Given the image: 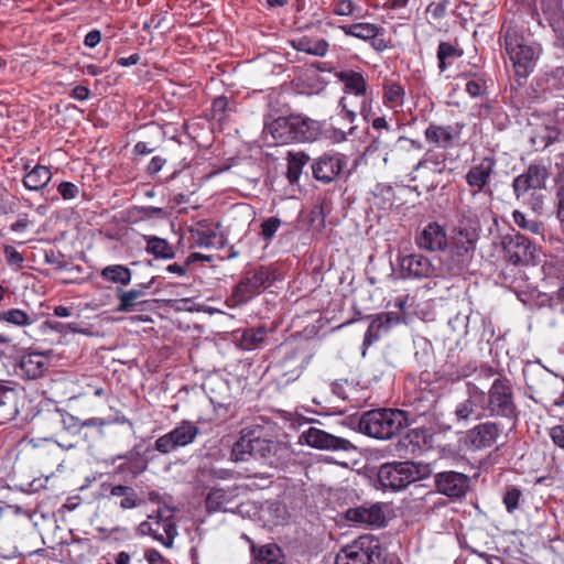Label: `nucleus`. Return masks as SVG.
Instances as JSON below:
<instances>
[{"label": "nucleus", "instance_id": "obj_11", "mask_svg": "<svg viewBox=\"0 0 564 564\" xmlns=\"http://www.w3.org/2000/svg\"><path fill=\"white\" fill-rule=\"evenodd\" d=\"M347 163L348 158L343 153H324L312 163L313 176L316 181L329 184L339 177Z\"/></svg>", "mask_w": 564, "mask_h": 564}, {"label": "nucleus", "instance_id": "obj_4", "mask_svg": "<svg viewBox=\"0 0 564 564\" xmlns=\"http://www.w3.org/2000/svg\"><path fill=\"white\" fill-rule=\"evenodd\" d=\"M433 468L423 462H394L382 465L378 471L383 488L400 490L431 476Z\"/></svg>", "mask_w": 564, "mask_h": 564}, {"label": "nucleus", "instance_id": "obj_37", "mask_svg": "<svg viewBox=\"0 0 564 564\" xmlns=\"http://www.w3.org/2000/svg\"><path fill=\"white\" fill-rule=\"evenodd\" d=\"M100 276L107 282L119 284L121 286H127L131 282L132 272L126 265L110 264L101 270Z\"/></svg>", "mask_w": 564, "mask_h": 564}, {"label": "nucleus", "instance_id": "obj_44", "mask_svg": "<svg viewBox=\"0 0 564 564\" xmlns=\"http://www.w3.org/2000/svg\"><path fill=\"white\" fill-rule=\"evenodd\" d=\"M463 55V51L449 42H441L437 47L438 69L443 73L454 61Z\"/></svg>", "mask_w": 564, "mask_h": 564}, {"label": "nucleus", "instance_id": "obj_58", "mask_svg": "<svg viewBox=\"0 0 564 564\" xmlns=\"http://www.w3.org/2000/svg\"><path fill=\"white\" fill-rule=\"evenodd\" d=\"M423 437V432L417 430V429H414V430H411L410 432H408L403 437L402 440L400 441L401 444L403 445H406V444H413V448H412V452L415 451V447H419L420 446V440Z\"/></svg>", "mask_w": 564, "mask_h": 564}, {"label": "nucleus", "instance_id": "obj_10", "mask_svg": "<svg viewBox=\"0 0 564 564\" xmlns=\"http://www.w3.org/2000/svg\"><path fill=\"white\" fill-rule=\"evenodd\" d=\"M496 161L491 156L482 158L474 164L465 175V181L470 188V195L474 199L481 196H492L489 188L491 176L495 172Z\"/></svg>", "mask_w": 564, "mask_h": 564}, {"label": "nucleus", "instance_id": "obj_26", "mask_svg": "<svg viewBox=\"0 0 564 564\" xmlns=\"http://www.w3.org/2000/svg\"><path fill=\"white\" fill-rule=\"evenodd\" d=\"M290 44L299 52L317 57H324L329 48V43L326 40L308 35L295 36L290 41Z\"/></svg>", "mask_w": 564, "mask_h": 564}, {"label": "nucleus", "instance_id": "obj_30", "mask_svg": "<svg viewBox=\"0 0 564 564\" xmlns=\"http://www.w3.org/2000/svg\"><path fill=\"white\" fill-rule=\"evenodd\" d=\"M546 83L547 89L558 91V94L554 95L556 100L553 105V111L558 119H564V115H561V112L564 111V68L557 67L549 74L546 76Z\"/></svg>", "mask_w": 564, "mask_h": 564}, {"label": "nucleus", "instance_id": "obj_6", "mask_svg": "<svg viewBox=\"0 0 564 564\" xmlns=\"http://www.w3.org/2000/svg\"><path fill=\"white\" fill-rule=\"evenodd\" d=\"M485 405L488 416L514 417L517 405L513 399V391L507 379L497 378L494 380L488 392H485Z\"/></svg>", "mask_w": 564, "mask_h": 564}, {"label": "nucleus", "instance_id": "obj_2", "mask_svg": "<svg viewBox=\"0 0 564 564\" xmlns=\"http://www.w3.org/2000/svg\"><path fill=\"white\" fill-rule=\"evenodd\" d=\"M477 234L473 229L459 228L453 238L448 252L438 259L440 278L465 274L476 249Z\"/></svg>", "mask_w": 564, "mask_h": 564}, {"label": "nucleus", "instance_id": "obj_29", "mask_svg": "<svg viewBox=\"0 0 564 564\" xmlns=\"http://www.w3.org/2000/svg\"><path fill=\"white\" fill-rule=\"evenodd\" d=\"M335 76L344 84L345 93L356 96H364L366 94L368 84L361 73L348 69L337 72Z\"/></svg>", "mask_w": 564, "mask_h": 564}, {"label": "nucleus", "instance_id": "obj_5", "mask_svg": "<svg viewBox=\"0 0 564 564\" xmlns=\"http://www.w3.org/2000/svg\"><path fill=\"white\" fill-rule=\"evenodd\" d=\"M335 564H383L381 544L373 535H361L337 553Z\"/></svg>", "mask_w": 564, "mask_h": 564}, {"label": "nucleus", "instance_id": "obj_27", "mask_svg": "<svg viewBox=\"0 0 564 564\" xmlns=\"http://www.w3.org/2000/svg\"><path fill=\"white\" fill-rule=\"evenodd\" d=\"M236 497L235 488H213L205 500L208 512H227Z\"/></svg>", "mask_w": 564, "mask_h": 564}, {"label": "nucleus", "instance_id": "obj_39", "mask_svg": "<svg viewBox=\"0 0 564 564\" xmlns=\"http://www.w3.org/2000/svg\"><path fill=\"white\" fill-rule=\"evenodd\" d=\"M144 294L145 293L142 289H119L117 292L119 304L116 311L120 313H130L137 311L138 305L142 303L139 302V299L144 296Z\"/></svg>", "mask_w": 564, "mask_h": 564}, {"label": "nucleus", "instance_id": "obj_57", "mask_svg": "<svg viewBox=\"0 0 564 564\" xmlns=\"http://www.w3.org/2000/svg\"><path fill=\"white\" fill-rule=\"evenodd\" d=\"M549 436L551 437L554 445L564 449V423L552 426L549 430Z\"/></svg>", "mask_w": 564, "mask_h": 564}, {"label": "nucleus", "instance_id": "obj_51", "mask_svg": "<svg viewBox=\"0 0 564 564\" xmlns=\"http://www.w3.org/2000/svg\"><path fill=\"white\" fill-rule=\"evenodd\" d=\"M522 492L519 488L508 489L503 496V505L509 513L518 509Z\"/></svg>", "mask_w": 564, "mask_h": 564}, {"label": "nucleus", "instance_id": "obj_41", "mask_svg": "<svg viewBox=\"0 0 564 564\" xmlns=\"http://www.w3.org/2000/svg\"><path fill=\"white\" fill-rule=\"evenodd\" d=\"M110 497L112 498H121L119 506L120 508L128 510L137 508L141 505V499L139 498L137 491L129 486L116 485L110 488Z\"/></svg>", "mask_w": 564, "mask_h": 564}, {"label": "nucleus", "instance_id": "obj_16", "mask_svg": "<svg viewBox=\"0 0 564 564\" xmlns=\"http://www.w3.org/2000/svg\"><path fill=\"white\" fill-rule=\"evenodd\" d=\"M282 352V359L279 361V367L286 381L299 378L304 369V365L307 362L306 351L294 344L285 343L280 347Z\"/></svg>", "mask_w": 564, "mask_h": 564}, {"label": "nucleus", "instance_id": "obj_34", "mask_svg": "<svg viewBox=\"0 0 564 564\" xmlns=\"http://www.w3.org/2000/svg\"><path fill=\"white\" fill-rule=\"evenodd\" d=\"M404 88L393 80H384L382 101L386 107L398 112L404 105Z\"/></svg>", "mask_w": 564, "mask_h": 564}, {"label": "nucleus", "instance_id": "obj_22", "mask_svg": "<svg viewBox=\"0 0 564 564\" xmlns=\"http://www.w3.org/2000/svg\"><path fill=\"white\" fill-rule=\"evenodd\" d=\"M346 518L350 522L369 527H381L386 522V513L380 503L348 509Z\"/></svg>", "mask_w": 564, "mask_h": 564}, {"label": "nucleus", "instance_id": "obj_25", "mask_svg": "<svg viewBox=\"0 0 564 564\" xmlns=\"http://www.w3.org/2000/svg\"><path fill=\"white\" fill-rule=\"evenodd\" d=\"M116 459H122L123 462L117 466L118 474H124L131 479L137 478L148 468V459L140 448L133 447L130 452L124 455H119Z\"/></svg>", "mask_w": 564, "mask_h": 564}, {"label": "nucleus", "instance_id": "obj_55", "mask_svg": "<svg viewBox=\"0 0 564 564\" xmlns=\"http://www.w3.org/2000/svg\"><path fill=\"white\" fill-rule=\"evenodd\" d=\"M3 251L9 265L22 267L24 261L23 256L14 247L4 246Z\"/></svg>", "mask_w": 564, "mask_h": 564}, {"label": "nucleus", "instance_id": "obj_49", "mask_svg": "<svg viewBox=\"0 0 564 564\" xmlns=\"http://www.w3.org/2000/svg\"><path fill=\"white\" fill-rule=\"evenodd\" d=\"M371 126L373 130L378 132L377 138L373 140L372 145L378 149L381 145H389V142L387 140V135L393 130L391 129V126L388 123L384 117H376L371 121Z\"/></svg>", "mask_w": 564, "mask_h": 564}, {"label": "nucleus", "instance_id": "obj_38", "mask_svg": "<svg viewBox=\"0 0 564 564\" xmlns=\"http://www.w3.org/2000/svg\"><path fill=\"white\" fill-rule=\"evenodd\" d=\"M392 319V314L390 313L379 315L372 319L364 337L362 356L366 355V349L380 338V329H387Z\"/></svg>", "mask_w": 564, "mask_h": 564}, {"label": "nucleus", "instance_id": "obj_36", "mask_svg": "<svg viewBox=\"0 0 564 564\" xmlns=\"http://www.w3.org/2000/svg\"><path fill=\"white\" fill-rule=\"evenodd\" d=\"M339 29L347 36H352L362 41H370L381 34L382 28L368 22H359L349 25H340Z\"/></svg>", "mask_w": 564, "mask_h": 564}, {"label": "nucleus", "instance_id": "obj_23", "mask_svg": "<svg viewBox=\"0 0 564 564\" xmlns=\"http://www.w3.org/2000/svg\"><path fill=\"white\" fill-rule=\"evenodd\" d=\"M462 128L458 124L455 126H440L431 123L425 132V140L436 148L449 149L453 148L455 142L460 137Z\"/></svg>", "mask_w": 564, "mask_h": 564}, {"label": "nucleus", "instance_id": "obj_35", "mask_svg": "<svg viewBox=\"0 0 564 564\" xmlns=\"http://www.w3.org/2000/svg\"><path fill=\"white\" fill-rule=\"evenodd\" d=\"M52 180L51 170L44 165H35L23 177V185L29 191H41Z\"/></svg>", "mask_w": 564, "mask_h": 564}, {"label": "nucleus", "instance_id": "obj_40", "mask_svg": "<svg viewBox=\"0 0 564 564\" xmlns=\"http://www.w3.org/2000/svg\"><path fill=\"white\" fill-rule=\"evenodd\" d=\"M286 177L290 184H296L300 181L303 167L308 163L310 156L304 152L289 151Z\"/></svg>", "mask_w": 564, "mask_h": 564}, {"label": "nucleus", "instance_id": "obj_53", "mask_svg": "<svg viewBox=\"0 0 564 564\" xmlns=\"http://www.w3.org/2000/svg\"><path fill=\"white\" fill-rule=\"evenodd\" d=\"M485 90L486 84L485 80L481 78L470 79L466 84V91L473 98L482 96L485 94Z\"/></svg>", "mask_w": 564, "mask_h": 564}, {"label": "nucleus", "instance_id": "obj_20", "mask_svg": "<svg viewBox=\"0 0 564 564\" xmlns=\"http://www.w3.org/2000/svg\"><path fill=\"white\" fill-rule=\"evenodd\" d=\"M419 249L429 252L444 251L448 246L446 230L437 223H429L415 237Z\"/></svg>", "mask_w": 564, "mask_h": 564}, {"label": "nucleus", "instance_id": "obj_28", "mask_svg": "<svg viewBox=\"0 0 564 564\" xmlns=\"http://www.w3.org/2000/svg\"><path fill=\"white\" fill-rule=\"evenodd\" d=\"M250 551L251 564H281L282 551L274 543L257 546L251 542Z\"/></svg>", "mask_w": 564, "mask_h": 564}, {"label": "nucleus", "instance_id": "obj_33", "mask_svg": "<svg viewBox=\"0 0 564 564\" xmlns=\"http://www.w3.org/2000/svg\"><path fill=\"white\" fill-rule=\"evenodd\" d=\"M293 121L296 142H312L319 135L321 126L317 121L301 116H294Z\"/></svg>", "mask_w": 564, "mask_h": 564}, {"label": "nucleus", "instance_id": "obj_9", "mask_svg": "<svg viewBox=\"0 0 564 564\" xmlns=\"http://www.w3.org/2000/svg\"><path fill=\"white\" fill-rule=\"evenodd\" d=\"M199 434L198 426L188 420H183L169 433L160 436L154 448L161 454H170L178 447H185L196 440Z\"/></svg>", "mask_w": 564, "mask_h": 564}, {"label": "nucleus", "instance_id": "obj_7", "mask_svg": "<svg viewBox=\"0 0 564 564\" xmlns=\"http://www.w3.org/2000/svg\"><path fill=\"white\" fill-rule=\"evenodd\" d=\"M465 388L464 397L457 401L453 411L456 422L467 424L470 421L488 416L485 405V391L471 381L466 382Z\"/></svg>", "mask_w": 564, "mask_h": 564}, {"label": "nucleus", "instance_id": "obj_42", "mask_svg": "<svg viewBox=\"0 0 564 564\" xmlns=\"http://www.w3.org/2000/svg\"><path fill=\"white\" fill-rule=\"evenodd\" d=\"M145 251L156 259L169 260L175 256L174 249L169 241L156 236L147 237Z\"/></svg>", "mask_w": 564, "mask_h": 564}, {"label": "nucleus", "instance_id": "obj_63", "mask_svg": "<svg viewBox=\"0 0 564 564\" xmlns=\"http://www.w3.org/2000/svg\"><path fill=\"white\" fill-rule=\"evenodd\" d=\"M556 217L561 223H564V188H561L556 193Z\"/></svg>", "mask_w": 564, "mask_h": 564}, {"label": "nucleus", "instance_id": "obj_1", "mask_svg": "<svg viewBox=\"0 0 564 564\" xmlns=\"http://www.w3.org/2000/svg\"><path fill=\"white\" fill-rule=\"evenodd\" d=\"M498 42L512 64L514 75L525 79L533 73L542 54V47L525 39L523 28L510 21L500 29Z\"/></svg>", "mask_w": 564, "mask_h": 564}, {"label": "nucleus", "instance_id": "obj_13", "mask_svg": "<svg viewBox=\"0 0 564 564\" xmlns=\"http://www.w3.org/2000/svg\"><path fill=\"white\" fill-rule=\"evenodd\" d=\"M398 265L402 278L429 279L440 278L437 267L425 256L411 253L398 257Z\"/></svg>", "mask_w": 564, "mask_h": 564}, {"label": "nucleus", "instance_id": "obj_50", "mask_svg": "<svg viewBox=\"0 0 564 564\" xmlns=\"http://www.w3.org/2000/svg\"><path fill=\"white\" fill-rule=\"evenodd\" d=\"M281 226V219L278 217H269L261 224L260 235L263 240L270 242Z\"/></svg>", "mask_w": 564, "mask_h": 564}, {"label": "nucleus", "instance_id": "obj_21", "mask_svg": "<svg viewBox=\"0 0 564 564\" xmlns=\"http://www.w3.org/2000/svg\"><path fill=\"white\" fill-rule=\"evenodd\" d=\"M269 272L265 269H259L247 275L236 285L232 296L237 303H245L254 294L259 293L269 281Z\"/></svg>", "mask_w": 564, "mask_h": 564}, {"label": "nucleus", "instance_id": "obj_19", "mask_svg": "<svg viewBox=\"0 0 564 564\" xmlns=\"http://www.w3.org/2000/svg\"><path fill=\"white\" fill-rule=\"evenodd\" d=\"M256 459H261L269 466L278 467L290 457L289 446L279 441L256 437Z\"/></svg>", "mask_w": 564, "mask_h": 564}, {"label": "nucleus", "instance_id": "obj_48", "mask_svg": "<svg viewBox=\"0 0 564 564\" xmlns=\"http://www.w3.org/2000/svg\"><path fill=\"white\" fill-rule=\"evenodd\" d=\"M267 330L264 327L245 330L241 337V346L247 350L257 349L264 340Z\"/></svg>", "mask_w": 564, "mask_h": 564}, {"label": "nucleus", "instance_id": "obj_18", "mask_svg": "<svg viewBox=\"0 0 564 564\" xmlns=\"http://www.w3.org/2000/svg\"><path fill=\"white\" fill-rule=\"evenodd\" d=\"M501 427L496 422H484L475 425L466 433V445L475 451L494 446L500 436Z\"/></svg>", "mask_w": 564, "mask_h": 564}, {"label": "nucleus", "instance_id": "obj_45", "mask_svg": "<svg viewBox=\"0 0 564 564\" xmlns=\"http://www.w3.org/2000/svg\"><path fill=\"white\" fill-rule=\"evenodd\" d=\"M0 322L24 327L33 323L32 317L23 310L10 308L8 311L0 312Z\"/></svg>", "mask_w": 564, "mask_h": 564}, {"label": "nucleus", "instance_id": "obj_64", "mask_svg": "<svg viewBox=\"0 0 564 564\" xmlns=\"http://www.w3.org/2000/svg\"><path fill=\"white\" fill-rule=\"evenodd\" d=\"M144 557L149 564H164L163 555L155 549L148 550Z\"/></svg>", "mask_w": 564, "mask_h": 564}, {"label": "nucleus", "instance_id": "obj_61", "mask_svg": "<svg viewBox=\"0 0 564 564\" xmlns=\"http://www.w3.org/2000/svg\"><path fill=\"white\" fill-rule=\"evenodd\" d=\"M101 41V33L98 30H91L85 36L84 44L90 48L97 46Z\"/></svg>", "mask_w": 564, "mask_h": 564}, {"label": "nucleus", "instance_id": "obj_54", "mask_svg": "<svg viewBox=\"0 0 564 564\" xmlns=\"http://www.w3.org/2000/svg\"><path fill=\"white\" fill-rule=\"evenodd\" d=\"M57 192L65 200L74 199L79 194V188L76 184L70 182H62L57 186Z\"/></svg>", "mask_w": 564, "mask_h": 564}, {"label": "nucleus", "instance_id": "obj_59", "mask_svg": "<svg viewBox=\"0 0 564 564\" xmlns=\"http://www.w3.org/2000/svg\"><path fill=\"white\" fill-rule=\"evenodd\" d=\"M82 420L70 413L64 412L62 414L63 426L68 431L82 430Z\"/></svg>", "mask_w": 564, "mask_h": 564}, {"label": "nucleus", "instance_id": "obj_14", "mask_svg": "<svg viewBox=\"0 0 564 564\" xmlns=\"http://www.w3.org/2000/svg\"><path fill=\"white\" fill-rule=\"evenodd\" d=\"M300 443L326 451L349 452L356 449L350 441L337 437L314 426H311L300 435Z\"/></svg>", "mask_w": 564, "mask_h": 564}, {"label": "nucleus", "instance_id": "obj_8", "mask_svg": "<svg viewBox=\"0 0 564 564\" xmlns=\"http://www.w3.org/2000/svg\"><path fill=\"white\" fill-rule=\"evenodd\" d=\"M139 535H150L166 547L173 545L177 535L176 525L169 511L159 509L138 525Z\"/></svg>", "mask_w": 564, "mask_h": 564}, {"label": "nucleus", "instance_id": "obj_12", "mask_svg": "<svg viewBox=\"0 0 564 564\" xmlns=\"http://www.w3.org/2000/svg\"><path fill=\"white\" fill-rule=\"evenodd\" d=\"M505 258L512 264L530 263L534 259L535 248L531 241L519 232H510L501 237Z\"/></svg>", "mask_w": 564, "mask_h": 564}, {"label": "nucleus", "instance_id": "obj_32", "mask_svg": "<svg viewBox=\"0 0 564 564\" xmlns=\"http://www.w3.org/2000/svg\"><path fill=\"white\" fill-rule=\"evenodd\" d=\"M256 437L250 433H243L232 445L230 459L232 462H248L251 458L256 459L254 446Z\"/></svg>", "mask_w": 564, "mask_h": 564}, {"label": "nucleus", "instance_id": "obj_46", "mask_svg": "<svg viewBox=\"0 0 564 564\" xmlns=\"http://www.w3.org/2000/svg\"><path fill=\"white\" fill-rule=\"evenodd\" d=\"M512 218L514 224L520 227L523 230H527L534 235H543L544 227L541 221H539L535 218H528L527 215H524L520 210H514L512 213Z\"/></svg>", "mask_w": 564, "mask_h": 564}, {"label": "nucleus", "instance_id": "obj_15", "mask_svg": "<svg viewBox=\"0 0 564 564\" xmlns=\"http://www.w3.org/2000/svg\"><path fill=\"white\" fill-rule=\"evenodd\" d=\"M434 482L440 494L454 500L464 498L469 490V477L453 470L437 473Z\"/></svg>", "mask_w": 564, "mask_h": 564}, {"label": "nucleus", "instance_id": "obj_47", "mask_svg": "<svg viewBox=\"0 0 564 564\" xmlns=\"http://www.w3.org/2000/svg\"><path fill=\"white\" fill-rule=\"evenodd\" d=\"M333 12L338 17L365 18L361 8L356 6L352 0H335L333 3Z\"/></svg>", "mask_w": 564, "mask_h": 564}, {"label": "nucleus", "instance_id": "obj_24", "mask_svg": "<svg viewBox=\"0 0 564 564\" xmlns=\"http://www.w3.org/2000/svg\"><path fill=\"white\" fill-rule=\"evenodd\" d=\"M294 116L279 117L265 123L263 133L265 138H272L274 144H288L295 141Z\"/></svg>", "mask_w": 564, "mask_h": 564}, {"label": "nucleus", "instance_id": "obj_60", "mask_svg": "<svg viewBox=\"0 0 564 564\" xmlns=\"http://www.w3.org/2000/svg\"><path fill=\"white\" fill-rule=\"evenodd\" d=\"M90 96V90L87 86H84V85H77L76 87L73 88L72 93H70V97L76 99V100H79V101H85L89 98Z\"/></svg>", "mask_w": 564, "mask_h": 564}, {"label": "nucleus", "instance_id": "obj_56", "mask_svg": "<svg viewBox=\"0 0 564 564\" xmlns=\"http://www.w3.org/2000/svg\"><path fill=\"white\" fill-rule=\"evenodd\" d=\"M447 10V0L440 2H432L429 4L426 11L433 19L440 20L445 17Z\"/></svg>", "mask_w": 564, "mask_h": 564}, {"label": "nucleus", "instance_id": "obj_3", "mask_svg": "<svg viewBox=\"0 0 564 564\" xmlns=\"http://www.w3.org/2000/svg\"><path fill=\"white\" fill-rule=\"evenodd\" d=\"M358 426L360 432L370 437L389 440L408 426V419L401 410L379 409L365 412Z\"/></svg>", "mask_w": 564, "mask_h": 564}, {"label": "nucleus", "instance_id": "obj_17", "mask_svg": "<svg viewBox=\"0 0 564 564\" xmlns=\"http://www.w3.org/2000/svg\"><path fill=\"white\" fill-rule=\"evenodd\" d=\"M549 178V170L543 164H531L527 171L518 175L512 187L517 198H520L530 189H542L546 185Z\"/></svg>", "mask_w": 564, "mask_h": 564}, {"label": "nucleus", "instance_id": "obj_62", "mask_svg": "<svg viewBox=\"0 0 564 564\" xmlns=\"http://www.w3.org/2000/svg\"><path fill=\"white\" fill-rule=\"evenodd\" d=\"M339 107H340V116L343 117V119H345L349 123H352L356 119V112L350 110L347 107L346 98L340 99Z\"/></svg>", "mask_w": 564, "mask_h": 564}, {"label": "nucleus", "instance_id": "obj_43", "mask_svg": "<svg viewBox=\"0 0 564 564\" xmlns=\"http://www.w3.org/2000/svg\"><path fill=\"white\" fill-rule=\"evenodd\" d=\"M541 9L552 28L564 22V0H542Z\"/></svg>", "mask_w": 564, "mask_h": 564}, {"label": "nucleus", "instance_id": "obj_31", "mask_svg": "<svg viewBox=\"0 0 564 564\" xmlns=\"http://www.w3.org/2000/svg\"><path fill=\"white\" fill-rule=\"evenodd\" d=\"M47 357L41 352H30L24 355L20 361L22 373L29 379L40 378L46 368Z\"/></svg>", "mask_w": 564, "mask_h": 564}, {"label": "nucleus", "instance_id": "obj_52", "mask_svg": "<svg viewBox=\"0 0 564 564\" xmlns=\"http://www.w3.org/2000/svg\"><path fill=\"white\" fill-rule=\"evenodd\" d=\"M15 391L4 381L0 380V408L14 404Z\"/></svg>", "mask_w": 564, "mask_h": 564}]
</instances>
